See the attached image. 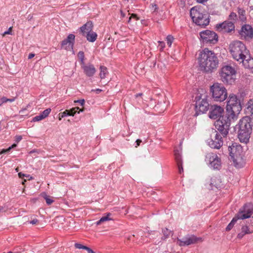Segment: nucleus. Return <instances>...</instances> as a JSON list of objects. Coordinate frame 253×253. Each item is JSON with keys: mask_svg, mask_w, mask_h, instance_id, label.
<instances>
[{"mask_svg": "<svg viewBox=\"0 0 253 253\" xmlns=\"http://www.w3.org/2000/svg\"><path fill=\"white\" fill-rule=\"evenodd\" d=\"M200 70L206 73H211L218 67L219 60L216 54L205 48L201 51L197 58Z\"/></svg>", "mask_w": 253, "mask_h": 253, "instance_id": "1", "label": "nucleus"}, {"mask_svg": "<svg viewBox=\"0 0 253 253\" xmlns=\"http://www.w3.org/2000/svg\"><path fill=\"white\" fill-rule=\"evenodd\" d=\"M242 110L240 100L234 94H230L227 101L226 112L229 119L237 120Z\"/></svg>", "mask_w": 253, "mask_h": 253, "instance_id": "2", "label": "nucleus"}, {"mask_svg": "<svg viewBox=\"0 0 253 253\" xmlns=\"http://www.w3.org/2000/svg\"><path fill=\"white\" fill-rule=\"evenodd\" d=\"M235 129L238 130V135L240 141L246 143L249 141L251 130L250 118L248 117H243L236 126Z\"/></svg>", "mask_w": 253, "mask_h": 253, "instance_id": "3", "label": "nucleus"}, {"mask_svg": "<svg viewBox=\"0 0 253 253\" xmlns=\"http://www.w3.org/2000/svg\"><path fill=\"white\" fill-rule=\"evenodd\" d=\"M229 49L233 58L238 62H240L249 53L245 45L238 41L231 42L229 45Z\"/></svg>", "mask_w": 253, "mask_h": 253, "instance_id": "4", "label": "nucleus"}, {"mask_svg": "<svg viewBox=\"0 0 253 253\" xmlns=\"http://www.w3.org/2000/svg\"><path fill=\"white\" fill-rule=\"evenodd\" d=\"M190 16L193 21L197 25L205 26L210 22L208 15L204 13L202 9L197 6L193 7L191 9Z\"/></svg>", "mask_w": 253, "mask_h": 253, "instance_id": "5", "label": "nucleus"}, {"mask_svg": "<svg viewBox=\"0 0 253 253\" xmlns=\"http://www.w3.org/2000/svg\"><path fill=\"white\" fill-rule=\"evenodd\" d=\"M228 150L230 156L236 166H241L243 163L244 156L242 146L237 143H234L231 146H229Z\"/></svg>", "mask_w": 253, "mask_h": 253, "instance_id": "6", "label": "nucleus"}, {"mask_svg": "<svg viewBox=\"0 0 253 253\" xmlns=\"http://www.w3.org/2000/svg\"><path fill=\"white\" fill-rule=\"evenodd\" d=\"M210 91L214 100L222 102L227 97V90L221 84L218 83L213 84L210 87Z\"/></svg>", "mask_w": 253, "mask_h": 253, "instance_id": "7", "label": "nucleus"}, {"mask_svg": "<svg viewBox=\"0 0 253 253\" xmlns=\"http://www.w3.org/2000/svg\"><path fill=\"white\" fill-rule=\"evenodd\" d=\"M236 73V71L232 66H224L220 72L221 80L224 83L231 84L235 82Z\"/></svg>", "mask_w": 253, "mask_h": 253, "instance_id": "8", "label": "nucleus"}, {"mask_svg": "<svg viewBox=\"0 0 253 253\" xmlns=\"http://www.w3.org/2000/svg\"><path fill=\"white\" fill-rule=\"evenodd\" d=\"M236 120L230 119L229 117L228 116L227 118L222 117L221 119H218L216 121L215 123V126L222 136L225 137L228 133L231 124Z\"/></svg>", "mask_w": 253, "mask_h": 253, "instance_id": "9", "label": "nucleus"}, {"mask_svg": "<svg viewBox=\"0 0 253 253\" xmlns=\"http://www.w3.org/2000/svg\"><path fill=\"white\" fill-rule=\"evenodd\" d=\"M195 99L196 102V114L198 115L200 113H204L206 112L209 108V103L207 99V95L206 94H200L197 95Z\"/></svg>", "mask_w": 253, "mask_h": 253, "instance_id": "10", "label": "nucleus"}, {"mask_svg": "<svg viewBox=\"0 0 253 253\" xmlns=\"http://www.w3.org/2000/svg\"><path fill=\"white\" fill-rule=\"evenodd\" d=\"M206 161L211 168L219 169L221 168V159L216 154L209 153L206 155Z\"/></svg>", "mask_w": 253, "mask_h": 253, "instance_id": "11", "label": "nucleus"}, {"mask_svg": "<svg viewBox=\"0 0 253 253\" xmlns=\"http://www.w3.org/2000/svg\"><path fill=\"white\" fill-rule=\"evenodd\" d=\"M202 238L197 237L193 235H188L182 239L177 238V244L180 246H189L191 244L202 242Z\"/></svg>", "mask_w": 253, "mask_h": 253, "instance_id": "12", "label": "nucleus"}, {"mask_svg": "<svg viewBox=\"0 0 253 253\" xmlns=\"http://www.w3.org/2000/svg\"><path fill=\"white\" fill-rule=\"evenodd\" d=\"M200 37L203 42L214 44L217 42L216 34L210 30H205L200 33Z\"/></svg>", "mask_w": 253, "mask_h": 253, "instance_id": "13", "label": "nucleus"}, {"mask_svg": "<svg viewBox=\"0 0 253 253\" xmlns=\"http://www.w3.org/2000/svg\"><path fill=\"white\" fill-rule=\"evenodd\" d=\"M253 213V205L251 203L246 204L242 207L236 216L239 219H244L249 218Z\"/></svg>", "mask_w": 253, "mask_h": 253, "instance_id": "14", "label": "nucleus"}, {"mask_svg": "<svg viewBox=\"0 0 253 253\" xmlns=\"http://www.w3.org/2000/svg\"><path fill=\"white\" fill-rule=\"evenodd\" d=\"M224 113V109L222 107L217 105H213L211 106L210 112H209V117L211 119H221L222 117H223V114Z\"/></svg>", "mask_w": 253, "mask_h": 253, "instance_id": "15", "label": "nucleus"}, {"mask_svg": "<svg viewBox=\"0 0 253 253\" xmlns=\"http://www.w3.org/2000/svg\"><path fill=\"white\" fill-rule=\"evenodd\" d=\"M208 144L212 148L219 149L223 145V140L220 135L215 131L211 138L208 140Z\"/></svg>", "mask_w": 253, "mask_h": 253, "instance_id": "16", "label": "nucleus"}, {"mask_svg": "<svg viewBox=\"0 0 253 253\" xmlns=\"http://www.w3.org/2000/svg\"><path fill=\"white\" fill-rule=\"evenodd\" d=\"M216 28L218 31L225 33L234 31L235 26L232 22L226 21L222 23L216 25Z\"/></svg>", "mask_w": 253, "mask_h": 253, "instance_id": "17", "label": "nucleus"}, {"mask_svg": "<svg viewBox=\"0 0 253 253\" xmlns=\"http://www.w3.org/2000/svg\"><path fill=\"white\" fill-rule=\"evenodd\" d=\"M240 34L246 39H252L253 37V29L249 25H245L242 26Z\"/></svg>", "mask_w": 253, "mask_h": 253, "instance_id": "18", "label": "nucleus"}, {"mask_svg": "<svg viewBox=\"0 0 253 253\" xmlns=\"http://www.w3.org/2000/svg\"><path fill=\"white\" fill-rule=\"evenodd\" d=\"M75 38V36L73 34L69 35L67 39L62 41V47L68 50L73 49Z\"/></svg>", "mask_w": 253, "mask_h": 253, "instance_id": "19", "label": "nucleus"}, {"mask_svg": "<svg viewBox=\"0 0 253 253\" xmlns=\"http://www.w3.org/2000/svg\"><path fill=\"white\" fill-rule=\"evenodd\" d=\"M253 233V224L248 223L242 227L241 231L238 234L237 237L242 239L246 234Z\"/></svg>", "mask_w": 253, "mask_h": 253, "instance_id": "20", "label": "nucleus"}, {"mask_svg": "<svg viewBox=\"0 0 253 253\" xmlns=\"http://www.w3.org/2000/svg\"><path fill=\"white\" fill-rule=\"evenodd\" d=\"M81 67L84 71V73L88 77H92L96 73V69L92 64H88L85 65L83 64Z\"/></svg>", "mask_w": 253, "mask_h": 253, "instance_id": "21", "label": "nucleus"}, {"mask_svg": "<svg viewBox=\"0 0 253 253\" xmlns=\"http://www.w3.org/2000/svg\"><path fill=\"white\" fill-rule=\"evenodd\" d=\"M239 63H242L245 68L251 69L253 72V58L251 57L250 53L244 57Z\"/></svg>", "mask_w": 253, "mask_h": 253, "instance_id": "22", "label": "nucleus"}, {"mask_svg": "<svg viewBox=\"0 0 253 253\" xmlns=\"http://www.w3.org/2000/svg\"><path fill=\"white\" fill-rule=\"evenodd\" d=\"M92 23L90 21H88L81 27V30L84 34H85L92 31Z\"/></svg>", "mask_w": 253, "mask_h": 253, "instance_id": "23", "label": "nucleus"}, {"mask_svg": "<svg viewBox=\"0 0 253 253\" xmlns=\"http://www.w3.org/2000/svg\"><path fill=\"white\" fill-rule=\"evenodd\" d=\"M247 105L246 112L253 118V99H250Z\"/></svg>", "mask_w": 253, "mask_h": 253, "instance_id": "24", "label": "nucleus"}, {"mask_svg": "<svg viewBox=\"0 0 253 253\" xmlns=\"http://www.w3.org/2000/svg\"><path fill=\"white\" fill-rule=\"evenodd\" d=\"M86 34V38L87 40L91 42H94L96 40L97 36L96 33L94 32L93 31H91Z\"/></svg>", "mask_w": 253, "mask_h": 253, "instance_id": "25", "label": "nucleus"}, {"mask_svg": "<svg viewBox=\"0 0 253 253\" xmlns=\"http://www.w3.org/2000/svg\"><path fill=\"white\" fill-rule=\"evenodd\" d=\"M100 78L101 79H104L106 77V75L108 74V73L107 68L105 67V66H101L100 67Z\"/></svg>", "mask_w": 253, "mask_h": 253, "instance_id": "26", "label": "nucleus"}, {"mask_svg": "<svg viewBox=\"0 0 253 253\" xmlns=\"http://www.w3.org/2000/svg\"><path fill=\"white\" fill-rule=\"evenodd\" d=\"M174 156L175 160L177 162V165H179L180 164H182V160L181 156V152L178 150H174Z\"/></svg>", "mask_w": 253, "mask_h": 253, "instance_id": "27", "label": "nucleus"}, {"mask_svg": "<svg viewBox=\"0 0 253 253\" xmlns=\"http://www.w3.org/2000/svg\"><path fill=\"white\" fill-rule=\"evenodd\" d=\"M238 15L240 19L243 21L245 22L246 20V12L245 11L241 8H238Z\"/></svg>", "mask_w": 253, "mask_h": 253, "instance_id": "28", "label": "nucleus"}, {"mask_svg": "<svg viewBox=\"0 0 253 253\" xmlns=\"http://www.w3.org/2000/svg\"><path fill=\"white\" fill-rule=\"evenodd\" d=\"M110 215H111V213H108L107 214V215L102 217L100 219V220H98L96 222V224L97 225H100V224H101L102 223H103V222H104L105 221L112 220V219L109 217Z\"/></svg>", "mask_w": 253, "mask_h": 253, "instance_id": "29", "label": "nucleus"}, {"mask_svg": "<svg viewBox=\"0 0 253 253\" xmlns=\"http://www.w3.org/2000/svg\"><path fill=\"white\" fill-rule=\"evenodd\" d=\"M239 219L238 218H237V217L235 216L232 220V221H231V222L228 225V226H227L226 228V230L227 231H229L230 230L232 227H233L235 223L237 221V220Z\"/></svg>", "mask_w": 253, "mask_h": 253, "instance_id": "30", "label": "nucleus"}, {"mask_svg": "<svg viewBox=\"0 0 253 253\" xmlns=\"http://www.w3.org/2000/svg\"><path fill=\"white\" fill-rule=\"evenodd\" d=\"M42 196L46 201V203L47 205H50L53 202V200L50 199L49 196H47L45 193H42Z\"/></svg>", "mask_w": 253, "mask_h": 253, "instance_id": "31", "label": "nucleus"}, {"mask_svg": "<svg viewBox=\"0 0 253 253\" xmlns=\"http://www.w3.org/2000/svg\"><path fill=\"white\" fill-rule=\"evenodd\" d=\"M17 144H12L10 147L6 149H3L0 152V155L5 154L6 153H7L9 152L12 148H15L16 147Z\"/></svg>", "mask_w": 253, "mask_h": 253, "instance_id": "32", "label": "nucleus"}, {"mask_svg": "<svg viewBox=\"0 0 253 253\" xmlns=\"http://www.w3.org/2000/svg\"><path fill=\"white\" fill-rule=\"evenodd\" d=\"M50 112H51V109L50 108H48V109H46L45 110H44L41 114V115L43 117V119H45L48 116V115L49 114Z\"/></svg>", "mask_w": 253, "mask_h": 253, "instance_id": "33", "label": "nucleus"}, {"mask_svg": "<svg viewBox=\"0 0 253 253\" xmlns=\"http://www.w3.org/2000/svg\"><path fill=\"white\" fill-rule=\"evenodd\" d=\"M166 39L168 45L169 46H170L174 40L173 37L171 35H168Z\"/></svg>", "mask_w": 253, "mask_h": 253, "instance_id": "34", "label": "nucleus"}, {"mask_svg": "<svg viewBox=\"0 0 253 253\" xmlns=\"http://www.w3.org/2000/svg\"><path fill=\"white\" fill-rule=\"evenodd\" d=\"M78 56L81 62V66L84 64V53L83 51H80L78 54Z\"/></svg>", "mask_w": 253, "mask_h": 253, "instance_id": "35", "label": "nucleus"}, {"mask_svg": "<svg viewBox=\"0 0 253 253\" xmlns=\"http://www.w3.org/2000/svg\"><path fill=\"white\" fill-rule=\"evenodd\" d=\"M132 19H134L135 21H137L139 19V18L135 14H132L129 18L128 23H130Z\"/></svg>", "mask_w": 253, "mask_h": 253, "instance_id": "36", "label": "nucleus"}, {"mask_svg": "<svg viewBox=\"0 0 253 253\" xmlns=\"http://www.w3.org/2000/svg\"><path fill=\"white\" fill-rule=\"evenodd\" d=\"M163 234H164V236L165 237V239H166L167 238L169 235H170V231L167 228H165L164 229H163Z\"/></svg>", "mask_w": 253, "mask_h": 253, "instance_id": "37", "label": "nucleus"}, {"mask_svg": "<svg viewBox=\"0 0 253 253\" xmlns=\"http://www.w3.org/2000/svg\"><path fill=\"white\" fill-rule=\"evenodd\" d=\"M78 110H79V108L77 107L73 108L70 110H68L69 113L70 114V116H73Z\"/></svg>", "mask_w": 253, "mask_h": 253, "instance_id": "38", "label": "nucleus"}, {"mask_svg": "<svg viewBox=\"0 0 253 253\" xmlns=\"http://www.w3.org/2000/svg\"><path fill=\"white\" fill-rule=\"evenodd\" d=\"M44 119L43 117L40 114L38 116H37L33 118L32 121L33 122H38L41 121L42 120Z\"/></svg>", "mask_w": 253, "mask_h": 253, "instance_id": "39", "label": "nucleus"}, {"mask_svg": "<svg viewBox=\"0 0 253 253\" xmlns=\"http://www.w3.org/2000/svg\"><path fill=\"white\" fill-rule=\"evenodd\" d=\"M12 27H10L7 31L4 32L2 34V36L4 37L6 35H12Z\"/></svg>", "mask_w": 253, "mask_h": 253, "instance_id": "40", "label": "nucleus"}, {"mask_svg": "<svg viewBox=\"0 0 253 253\" xmlns=\"http://www.w3.org/2000/svg\"><path fill=\"white\" fill-rule=\"evenodd\" d=\"M75 247L77 248V249H84V248H85V246H84L81 244H79V243H76L75 244Z\"/></svg>", "mask_w": 253, "mask_h": 253, "instance_id": "41", "label": "nucleus"}, {"mask_svg": "<svg viewBox=\"0 0 253 253\" xmlns=\"http://www.w3.org/2000/svg\"><path fill=\"white\" fill-rule=\"evenodd\" d=\"M69 111L68 110H66L65 111H64L62 113H61V117H64L67 116H70Z\"/></svg>", "mask_w": 253, "mask_h": 253, "instance_id": "42", "label": "nucleus"}, {"mask_svg": "<svg viewBox=\"0 0 253 253\" xmlns=\"http://www.w3.org/2000/svg\"><path fill=\"white\" fill-rule=\"evenodd\" d=\"M150 9H151V11H152L153 12L156 11L157 9V5L155 4H152L150 5Z\"/></svg>", "mask_w": 253, "mask_h": 253, "instance_id": "43", "label": "nucleus"}, {"mask_svg": "<svg viewBox=\"0 0 253 253\" xmlns=\"http://www.w3.org/2000/svg\"><path fill=\"white\" fill-rule=\"evenodd\" d=\"M159 46L161 47V50H162L165 47V43L164 42L159 41Z\"/></svg>", "mask_w": 253, "mask_h": 253, "instance_id": "44", "label": "nucleus"}, {"mask_svg": "<svg viewBox=\"0 0 253 253\" xmlns=\"http://www.w3.org/2000/svg\"><path fill=\"white\" fill-rule=\"evenodd\" d=\"M75 103H79L82 106H84L85 103V101L84 99H80L78 100L74 101Z\"/></svg>", "mask_w": 253, "mask_h": 253, "instance_id": "45", "label": "nucleus"}, {"mask_svg": "<svg viewBox=\"0 0 253 253\" xmlns=\"http://www.w3.org/2000/svg\"><path fill=\"white\" fill-rule=\"evenodd\" d=\"M237 17V15L234 12H232L231 13V14H230L229 15V17L231 19H233L234 20Z\"/></svg>", "mask_w": 253, "mask_h": 253, "instance_id": "46", "label": "nucleus"}, {"mask_svg": "<svg viewBox=\"0 0 253 253\" xmlns=\"http://www.w3.org/2000/svg\"><path fill=\"white\" fill-rule=\"evenodd\" d=\"M22 139V136H21V135H16L15 136V141L17 143H18Z\"/></svg>", "mask_w": 253, "mask_h": 253, "instance_id": "47", "label": "nucleus"}, {"mask_svg": "<svg viewBox=\"0 0 253 253\" xmlns=\"http://www.w3.org/2000/svg\"><path fill=\"white\" fill-rule=\"evenodd\" d=\"M84 250H86L88 253H95L92 249L87 247V246L85 247Z\"/></svg>", "mask_w": 253, "mask_h": 253, "instance_id": "48", "label": "nucleus"}, {"mask_svg": "<svg viewBox=\"0 0 253 253\" xmlns=\"http://www.w3.org/2000/svg\"><path fill=\"white\" fill-rule=\"evenodd\" d=\"M3 98H4V99L5 100V103L7 102L8 101H9V102H13L15 100V98H11V99H7L5 97H3Z\"/></svg>", "mask_w": 253, "mask_h": 253, "instance_id": "49", "label": "nucleus"}, {"mask_svg": "<svg viewBox=\"0 0 253 253\" xmlns=\"http://www.w3.org/2000/svg\"><path fill=\"white\" fill-rule=\"evenodd\" d=\"M39 222V220L37 219H34L30 221V223L32 224H36Z\"/></svg>", "mask_w": 253, "mask_h": 253, "instance_id": "50", "label": "nucleus"}, {"mask_svg": "<svg viewBox=\"0 0 253 253\" xmlns=\"http://www.w3.org/2000/svg\"><path fill=\"white\" fill-rule=\"evenodd\" d=\"M102 91L101 89H99V88H97V89H92L91 90V92H95L96 93H99L101 91Z\"/></svg>", "mask_w": 253, "mask_h": 253, "instance_id": "51", "label": "nucleus"}, {"mask_svg": "<svg viewBox=\"0 0 253 253\" xmlns=\"http://www.w3.org/2000/svg\"><path fill=\"white\" fill-rule=\"evenodd\" d=\"M178 169H179V172L180 173H181L182 171H183V168L182 167V164H180L179 165H177Z\"/></svg>", "mask_w": 253, "mask_h": 253, "instance_id": "52", "label": "nucleus"}, {"mask_svg": "<svg viewBox=\"0 0 253 253\" xmlns=\"http://www.w3.org/2000/svg\"><path fill=\"white\" fill-rule=\"evenodd\" d=\"M4 103H5V100L4 99L3 97H2L0 98V106H1Z\"/></svg>", "mask_w": 253, "mask_h": 253, "instance_id": "53", "label": "nucleus"}, {"mask_svg": "<svg viewBox=\"0 0 253 253\" xmlns=\"http://www.w3.org/2000/svg\"><path fill=\"white\" fill-rule=\"evenodd\" d=\"M136 144L137 145L135 146L136 147H137L139 145H140V143L141 142V140L140 139H137L136 141Z\"/></svg>", "mask_w": 253, "mask_h": 253, "instance_id": "54", "label": "nucleus"}, {"mask_svg": "<svg viewBox=\"0 0 253 253\" xmlns=\"http://www.w3.org/2000/svg\"><path fill=\"white\" fill-rule=\"evenodd\" d=\"M35 56V54L30 53L28 56V59H31Z\"/></svg>", "mask_w": 253, "mask_h": 253, "instance_id": "55", "label": "nucleus"}, {"mask_svg": "<svg viewBox=\"0 0 253 253\" xmlns=\"http://www.w3.org/2000/svg\"><path fill=\"white\" fill-rule=\"evenodd\" d=\"M18 174L20 178H22L23 177L26 176V174H23L21 172H19Z\"/></svg>", "mask_w": 253, "mask_h": 253, "instance_id": "56", "label": "nucleus"}, {"mask_svg": "<svg viewBox=\"0 0 253 253\" xmlns=\"http://www.w3.org/2000/svg\"><path fill=\"white\" fill-rule=\"evenodd\" d=\"M208 0H197V1L199 3H203L207 1Z\"/></svg>", "mask_w": 253, "mask_h": 253, "instance_id": "57", "label": "nucleus"}, {"mask_svg": "<svg viewBox=\"0 0 253 253\" xmlns=\"http://www.w3.org/2000/svg\"><path fill=\"white\" fill-rule=\"evenodd\" d=\"M25 176L28 178L29 180L33 179V177L30 176V175H26V176Z\"/></svg>", "mask_w": 253, "mask_h": 253, "instance_id": "58", "label": "nucleus"}, {"mask_svg": "<svg viewBox=\"0 0 253 253\" xmlns=\"http://www.w3.org/2000/svg\"><path fill=\"white\" fill-rule=\"evenodd\" d=\"M142 95V93H138L135 95L136 97H138V96H141Z\"/></svg>", "mask_w": 253, "mask_h": 253, "instance_id": "59", "label": "nucleus"}, {"mask_svg": "<svg viewBox=\"0 0 253 253\" xmlns=\"http://www.w3.org/2000/svg\"><path fill=\"white\" fill-rule=\"evenodd\" d=\"M121 16L123 17H124L125 16V14L124 13H123V12L122 11H121Z\"/></svg>", "mask_w": 253, "mask_h": 253, "instance_id": "60", "label": "nucleus"}, {"mask_svg": "<svg viewBox=\"0 0 253 253\" xmlns=\"http://www.w3.org/2000/svg\"><path fill=\"white\" fill-rule=\"evenodd\" d=\"M63 117H61V113L59 114V120H61Z\"/></svg>", "mask_w": 253, "mask_h": 253, "instance_id": "61", "label": "nucleus"}, {"mask_svg": "<svg viewBox=\"0 0 253 253\" xmlns=\"http://www.w3.org/2000/svg\"><path fill=\"white\" fill-rule=\"evenodd\" d=\"M26 181V179H24V180H23V181L22 182V184H23V185L25 184V182Z\"/></svg>", "mask_w": 253, "mask_h": 253, "instance_id": "62", "label": "nucleus"}, {"mask_svg": "<svg viewBox=\"0 0 253 253\" xmlns=\"http://www.w3.org/2000/svg\"><path fill=\"white\" fill-rule=\"evenodd\" d=\"M15 170L18 172L19 171V168H17L15 169Z\"/></svg>", "mask_w": 253, "mask_h": 253, "instance_id": "63", "label": "nucleus"}, {"mask_svg": "<svg viewBox=\"0 0 253 253\" xmlns=\"http://www.w3.org/2000/svg\"><path fill=\"white\" fill-rule=\"evenodd\" d=\"M83 111H84L83 109H80L78 113H79L80 112H83Z\"/></svg>", "mask_w": 253, "mask_h": 253, "instance_id": "64", "label": "nucleus"}]
</instances>
